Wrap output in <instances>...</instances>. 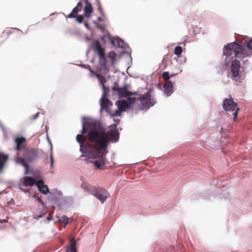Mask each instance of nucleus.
I'll return each mask as SVG.
<instances>
[{
    "label": "nucleus",
    "instance_id": "1",
    "mask_svg": "<svg viewBox=\"0 0 252 252\" xmlns=\"http://www.w3.org/2000/svg\"><path fill=\"white\" fill-rule=\"evenodd\" d=\"M108 134L110 136L106 139L95 132H90L89 134V142L94 144V149L86 155L95 159L94 165L98 169H102L105 165L108 143L110 142H116L119 138V133L117 130H108Z\"/></svg>",
    "mask_w": 252,
    "mask_h": 252
},
{
    "label": "nucleus",
    "instance_id": "37",
    "mask_svg": "<svg viewBox=\"0 0 252 252\" xmlns=\"http://www.w3.org/2000/svg\"><path fill=\"white\" fill-rule=\"evenodd\" d=\"M71 243H70V246L68 247L65 252H71Z\"/></svg>",
    "mask_w": 252,
    "mask_h": 252
},
{
    "label": "nucleus",
    "instance_id": "12",
    "mask_svg": "<svg viewBox=\"0 0 252 252\" xmlns=\"http://www.w3.org/2000/svg\"><path fill=\"white\" fill-rule=\"evenodd\" d=\"M26 142V139L24 137L22 136L16 137L15 139V142L16 145V146L15 148V150L16 151L24 150L25 151V150H26L25 145Z\"/></svg>",
    "mask_w": 252,
    "mask_h": 252
},
{
    "label": "nucleus",
    "instance_id": "7",
    "mask_svg": "<svg viewBox=\"0 0 252 252\" xmlns=\"http://www.w3.org/2000/svg\"><path fill=\"white\" fill-rule=\"evenodd\" d=\"M137 101L138 105L142 109H147L155 104L154 100L151 98V95L148 93L139 97Z\"/></svg>",
    "mask_w": 252,
    "mask_h": 252
},
{
    "label": "nucleus",
    "instance_id": "39",
    "mask_svg": "<svg viewBox=\"0 0 252 252\" xmlns=\"http://www.w3.org/2000/svg\"><path fill=\"white\" fill-rule=\"evenodd\" d=\"M7 222V220H0V223H4Z\"/></svg>",
    "mask_w": 252,
    "mask_h": 252
},
{
    "label": "nucleus",
    "instance_id": "5",
    "mask_svg": "<svg viewBox=\"0 0 252 252\" xmlns=\"http://www.w3.org/2000/svg\"><path fill=\"white\" fill-rule=\"evenodd\" d=\"M92 48L98 56L99 64L102 66H105L106 64L105 49L101 46L98 40H95L93 42Z\"/></svg>",
    "mask_w": 252,
    "mask_h": 252
},
{
    "label": "nucleus",
    "instance_id": "35",
    "mask_svg": "<svg viewBox=\"0 0 252 252\" xmlns=\"http://www.w3.org/2000/svg\"><path fill=\"white\" fill-rule=\"evenodd\" d=\"M39 113L37 112L36 114H34L32 116V120H35L39 116Z\"/></svg>",
    "mask_w": 252,
    "mask_h": 252
},
{
    "label": "nucleus",
    "instance_id": "2",
    "mask_svg": "<svg viewBox=\"0 0 252 252\" xmlns=\"http://www.w3.org/2000/svg\"><path fill=\"white\" fill-rule=\"evenodd\" d=\"M95 132L99 135H102L105 139L110 135H108V130L105 129L98 124L92 122H87L82 125V129L80 134H78L76 137V141L80 145V151L83 154H87L90 153L94 149V143H87L85 144L86 138L83 135L88 132L87 138L89 141V134L90 132Z\"/></svg>",
    "mask_w": 252,
    "mask_h": 252
},
{
    "label": "nucleus",
    "instance_id": "9",
    "mask_svg": "<svg viewBox=\"0 0 252 252\" xmlns=\"http://www.w3.org/2000/svg\"><path fill=\"white\" fill-rule=\"evenodd\" d=\"M102 203H103L108 198L110 194L105 189L98 187L93 194Z\"/></svg>",
    "mask_w": 252,
    "mask_h": 252
},
{
    "label": "nucleus",
    "instance_id": "4",
    "mask_svg": "<svg viewBox=\"0 0 252 252\" xmlns=\"http://www.w3.org/2000/svg\"><path fill=\"white\" fill-rule=\"evenodd\" d=\"M25 158H19L18 160L25 168V174L29 173V166L27 162L32 163L38 158L39 151L35 148L27 149L25 151Z\"/></svg>",
    "mask_w": 252,
    "mask_h": 252
},
{
    "label": "nucleus",
    "instance_id": "6",
    "mask_svg": "<svg viewBox=\"0 0 252 252\" xmlns=\"http://www.w3.org/2000/svg\"><path fill=\"white\" fill-rule=\"evenodd\" d=\"M223 109L225 111H233V120L235 121L237 117L238 111L239 108L237 106V103L233 101L231 97L229 98H226L223 102Z\"/></svg>",
    "mask_w": 252,
    "mask_h": 252
},
{
    "label": "nucleus",
    "instance_id": "24",
    "mask_svg": "<svg viewBox=\"0 0 252 252\" xmlns=\"http://www.w3.org/2000/svg\"><path fill=\"white\" fill-rule=\"evenodd\" d=\"M70 243H71V252H77L76 249V242L73 238L71 239Z\"/></svg>",
    "mask_w": 252,
    "mask_h": 252
},
{
    "label": "nucleus",
    "instance_id": "16",
    "mask_svg": "<svg viewBox=\"0 0 252 252\" xmlns=\"http://www.w3.org/2000/svg\"><path fill=\"white\" fill-rule=\"evenodd\" d=\"M81 187L86 191L91 193V194H93L94 192L97 188L92 186L91 184H89L87 182H83L81 185Z\"/></svg>",
    "mask_w": 252,
    "mask_h": 252
},
{
    "label": "nucleus",
    "instance_id": "43",
    "mask_svg": "<svg viewBox=\"0 0 252 252\" xmlns=\"http://www.w3.org/2000/svg\"><path fill=\"white\" fill-rule=\"evenodd\" d=\"M175 75V74H172L171 75L169 74V76H170V78L173 76H174Z\"/></svg>",
    "mask_w": 252,
    "mask_h": 252
},
{
    "label": "nucleus",
    "instance_id": "40",
    "mask_svg": "<svg viewBox=\"0 0 252 252\" xmlns=\"http://www.w3.org/2000/svg\"><path fill=\"white\" fill-rule=\"evenodd\" d=\"M20 189H21L22 191L25 192H28V190L26 189H23V188H20Z\"/></svg>",
    "mask_w": 252,
    "mask_h": 252
},
{
    "label": "nucleus",
    "instance_id": "32",
    "mask_svg": "<svg viewBox=\"0 0 252 252\" xmlns=\"http://www.w3.org/2000/svg\"><path fill=\"white\" fill-rule=\"evenodd\" d=\"M115 122L116 123V124H114L111 125V126L114 128V129H113L112 130L113 131L117 130L118 132V131L116 129V127H117V125H118V123L119 122V120H118L117 121L115 120Z\"/></svg>",
    "mask_w": 252,
    "mask_h": 252
},
{
    "label": "nucleus",
    "instance_id": "11",
    "mask_svg": "<svg viewBox=\"0 0 252 252\" xmlns=\"http://www.w3.org/2000/svg\"><path fill=\"white\" fill-rule=\"evenodd\" d=\"M113 91H117L118 93V95L120 97H130L132 94H135V93H133L130 91H127L126 87H124L123 88H113Z\"/></svg>",
    "mask_w": 252,
    "mask_h": 252
},
{
    "label": "nucleus",
    "instance_id": "31",
    "mask_svg": "<svg viewBox=\"0 0 252 252\" xmlns=\"http://www.w3.org/2000/svg\"><path fill=\"white\" fill-rule=\"evenodd\" d=\"M39 190L43 193V194H47V193L49 192V189L48 188H47V191H45L46 190V189L45 188H41V189H39Z\"/></svg>",
    "mask_w": 252,
    "mask_h": 252
},
{
    "label": "nucleus",
    "instance_id": "8",
    "mask_svg": "<svg viewBox=\"0 0 252 252\" xmlns=\"http://www.w3.org/2000/svg\"><path fill=\"white\" fill-rule=\"evenodd\" d=\"M162 77L165 81L163 86L164 92L167 96H170L173 93V85L171 81L169 80V72H163Z\"/></svg>",
    "mask_w": 252,
    "mask_h": 252
},
{
    "label": "nucleus",
    "instance_id": "15",
    "mask_svg": "<svg viewBox=\"0 0 252 252\" xmlns=\"http://www.w3.org/2000/svg\"><path fill=\"white\" fill-rule=\"evenodd\" d=\"M82 8V3L81 2H79L77 6L73 9L72 12L67 15L66 17L68 18H75L77 13L81 10Z\"/></svg>",
    "mask_w": 252,
    "mask_h": 252
},
{
    "label": "nucleus",
    "instance_id": "17",
    "mask_svg": "<svg viewBox=\"0 0 252 252\" xmlns=\"http://www.w3.org/2000/svg\"><path fill=\"white\" fill-rule=\"evenodd\" d=\"M8 155L0 152V173L2 171L3 168L7 161Z\"/></svg>",
    "mask_w": 252,
    "mask_h": 252
},
{
    "label": "nucleus",
    "instance_id": "29",
    "mask_svg": "<svg viewBox=\"0 0 252 252\" xmlns=\"http://www.w3.org/2000/svg\"><path fill=\"white\" fill-rule=\"evenodd\" d=\"M70 220V219L66 217V216H63L62 218V221L65 225L69 223Z\"/></svg>",
    "mask_w": 252,
    "mask_h": 252
},
{
    "label": "nucleus",
    "instance_id": "21",
    "mask_svg": "<svg viewBox=\"0 0 252 252\" xmlns=\"http://www.w3.org/2000/svg\"><path fill=\"white\" fill-rule=\"evenodd\" d=\"M108 57L111 60L112 64H114L116 62V54L113 51H110L108 54Z\"/></svg>",
    "mask_w": 252,
    "mask_h": 252
},
{
    "label": "nucleus",
    "instance_id": "25",
    "mask_svg": "<svg viewBox=\"0 0 252 252\" xmlns=\"http://www.w3.org/2000/svg\"><path fill=\"white\" fill-rule=\"evenodd\" d=\"M97 77L99 80L100 83L102 84L103 89L105 90V87L104 85L105 81L104 78L103 76H101L100 75H97Z\"/></svg>",
    "mask_w": 252,
    "mask_h": 252
},
{
    "label": "nucleus",
    "instance_id": "22",
    "mask_svg": "<svg viewBox=\"0 0 252 252\" xmlns=\"http://www.w3.org/2000/svg\"><path fill=\"white\" fill-rule=\"evenodd\" d=\"M36 186L39 189H41V188H45L46 189H47V186L44 185V183L42 180H39L37 182L35 181Z\"/></svg>",
    "mask_w": 252,
    "mask_h": 252
},
{
    "label": "nucleus",
    "instance_id": "3",
    "mask_svg": "<svg viewBox=\"0 0 252 252\" xmlns=\"http://www.w3.org/2000/svg\"><path fill=\"white\" fill-rule=\"evenodd\" d=\"M234 53V56L236 58H245L250 55V53L245 50L243 46L235 43L232 42L225 45L223 47V54L226 57L230 56Z\"/></svg>",
    "mask_w": 252,
    "mask_h": 252
},
{
    "label": "nucleus",
    "instance_id": "42",
    "mask_svg": "<svg viewBox=\"0 0 252 252\" xmlns=\"http://www.w3.org/2000/svg\"><path fill=\"white\" fill-rule=\"evenodd\" d=\"M32 26H30L28 28V30H31L32 29Z\"/></svg>",
    "mask_w": 252,
    "mask_h": 252
},
{
    "label": "nucleus",
    "instance_id": "41",
    "mask_svg": "<svg viewBox=\"0 0 252 252\" xmlns=\"http://www.w3.org/2000/svg\"><path fill=\"white\" fill-rule=\"evenodd\" d=\"M84 25H85V27H86V28H88L89 27V26H88V24H87V23H85L84 24Z\"/></svg>",
    "mask_w": 252,
    "mask_h": 252
},
{
    "label": "nucleus",
    "instance_id": "34",
    "mask_svg": "<svg viewBox=\"0 0 252 252\" xmlns=\"http://www.w3.org/2000/svg\"><path fill=\"white\" fill-rule=\"evenodd\" d=\"M97 0V4H98V10L100 12L102 13V9L100 4V2L98 0Z\"/></svg>",
    "mask_w": 252,
    "mask_h": 252
},
{
    "label": "nucleus",
    "instance_id": "13",
    "mask_svg": "<svg viewBox=\"0 0 252 252\" xmlns=\"http://www.w3.org/2000/svg\"><path fill=\"white\" fill-rule=\"evenodd\" d=\"M240 63L237 60H234L231 65V70L234 77H237L239 75V68Z\"/></svg>",
    "mask_w": 252,
    "mask_h": 252
},
{
    "label": "nucleus",
    "instance_id": "18",
    "mask_svg": "<svg viewBox=\"0 0 252 252\" xmlns=\"http://www.w3.org/2000/svg\"><path fill=\"white\" fill-rule=\"evenodd\" d=\"M112 105V103L106 98L101 99V107L105 109V111L109 113L110 107Z\"/></svg>",
    "mask_w": 252,
    "mask_h": 252
},
{
    "label": "nucleus",
    "instance_id": "19",
    "mask_svg": "<svg viewBox=\"0 0 252 252\" xmlns=\"http://www.w3.org/2000/svg\"><path fill=\"white\" fill-rule=\"evenodd\" d=\"M35 184V180L34 178L26 176L24 178L23 185L25 187H32Z\"/></svg>",
    "mask_w": 252,
    "mask_h": 252
},
{
    "label": "nucleus",
    "instance_id": "20",
    "mask_svg": "<svg viewBox=\"0 0 252 252\" xmlns=\"http://www.w3.org/2000/svg\"><path fill=\"white\" fill-rule=\"evenodd\" d=\"M111 43L115 46H117L122 48L124 47V41L118 37L112 39L111 40Z\"/></svg>",
    "mask_w": 252,
    "mask_h": 252
},
{
    "label": "nucleus",
    "instance_id": "28",
    "mask_svg": "<svg viewBox=\"0 0 252 252\" xmlns=\"http://www.w3.org/2000/svg\"><path fill=\"white\" fill-rule=\"evenodd\" d=\"M76 21L79 23H81L83 22V16L81 15H76Z\"/></svg>",
    "mask_w": 252,
    "mask_h": 252
},
{
    "label": "nucleus",
    "instance_id": "33",
    "mask_svg": "<svg viewBox=\"0 0 252 252\" xmlns=\"http://www.w3.org/2000/svg\"><path fill=\"white\" fill-rule=\"evenodd\" d=\"M50 160H51V168H53V164H54V158L53 156V154L51 153L50 154Z\"/></svg>",
    "mask_w": 252,
    "mask_h": 252
},
{
    "label": "nucleus",
    "instance_id": "26",
    "mask_svg": "<svg viewBox=\"0 0 252 252\" xmlns=\"http://www.w3.org/2000/svg\"><path fill=\"white\" fill-rule=\"evenodd\" d=\"M246 46L250 50H252V38H251L245 42Z\"/></svg>",
    "mask_w": 252,
    "mask_h": 252
},
{
    "label": "nucleus",
    "instance_id": "27",
    "mask_svg": "<svg viewBox=\"0 0 252 252\" xmlns=\"http://www.w3.org/2000/svg\"><path fill=\"white\" fill-rule=\"evenodd\" d=\"M46 214V212L44 211H43L42 212L39 213V214H38L37 213L34 214V218L38 219L42 217L43 216H44Z\"/></svg>",
    "mask_w": 252,
    "mask_h": 252
},
{
    "label": "nucleus",
    "instance_id": "14",
    "mask_svg": "<svg viewBox=\"0 0 252 252\" xmlns=\"http://www.w3.org/2000/svg\"><path fill=\"white\" fill-rule=\"evenodd\" d=\"M86 3L84 8V14L87 18H90L91 14L93 12V7L92 4L88 0H85Z\"/></svg>",
    "mask_w": 252,
    "mask_h": 252
},
{
    "label": "nucleus",
    "instance_id": "10",
    "mask_svg": "<svg viewBox=\"0 0 252 252\" xmlns=\"http://www.w3.org/2000/svg\"><path fill=\"white\" fill-rule=\"evenodd\" d=\"M135 100V97H128L127 101L124 100L117 101L116 104L120 111H125L126 108L130 107L131 105L134 103Z\"/></svg>",
    "mask_w": 252,
    "mask_h": 252
},
{
    "label": "nucleus",
    "instance_id": "44",
    "mask_svg": "<svg viewBox=\"0 0 252 252\" xmlns=\"http://www.w3.org/2000/svg\"><path fill=\"white\" fill-rule=\"evenodd\" d=\"M98 20L99 21H100V20H101V18H98Z\"/></svg>",
    "mask_w": 252,
    "mask_h": 252
},
{
    "label": "nucleus",
    "instance_id": "36",
    "mask_svg": "<svg viewBox=\"0 0 252 252\" xmlns=\"http://www.w3.org/2000/svg\"><path fill=\"white\" fill-rule=\"evenodd\" d=\"M96 27L97 28H99V29H101V30H104V26L103 25H97Z\"/></svg>",
    "mask_w": 252,
    "mask_h": 252
},
{
    "label": "nucleus",
    "instance_id": "30",
    "mask_svg": "<svg viewBox=\"0 0 252 252\" xmlns=\"http://www.w3.org/2000/svg\"><path fill=\"white\" fill-rule=\"evenodd\" d=\"M123 111H120V109H118V110H116L114 112V114H113L112 115V116H120L121 115V112H122Z\"/></svg>",
    "mask_w": 252,
    "mask_h": 252
},
{
    "label": "nucleus",
    "instance_id": "23",
    "mask_svg": "<svg viewBox=\"0 0 252 252\" xmlns=\"http://www.w3.org/2000/svg\"><path fill=\"white\" fill-rule=\"evenodd\" d=\"M183 52L182 48L180 46H176L174 49V53L176 55H180Z\"/></svg>",
    "mask_w": 252,
    "mask_h": 252
},
{
    "label": "nucleus",
    "instance_id": "38",
    "mask_svg": "<svg viewBox=\"0 0 252 252\" xmlns=\"http://www.w3.org/2000/svg\"><path fill=\"white\" fill-rule=\"evenodd\" d=\"M37 200L39 202H40L42 205H44V203H43V202H42V200L40 198H39V197H37Z\"/></svg>",
    "mask_w": 252,
    "mask_h": 252
}]
</instances>
